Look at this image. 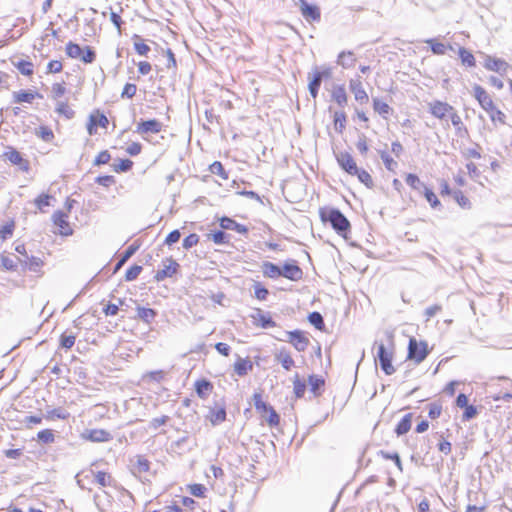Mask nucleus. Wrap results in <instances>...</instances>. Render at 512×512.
<instances>
[{"instance_id":"1","label":"nucleus","mask_w":512,"mask_h":512,"mask_svg":"<svg viewBox=\"0 0 512 512\" xmlns=\"http://www.w3.org/2000/svg\"><path fill=\"white\" fill-rule=\"evenodd\" d=\"M377 346L376 359L379 361L381 369L386 375H392L395 372V368L392 365V359L394 356V342L391 333L387 334L386 343L375 342Z\"/></svg>"},{"instance_id":"2","label":"nucleus","mask_w":512,"mask_h":512,"mask_svg":"<svg viewBox=\"0 0 512 512\" xmlns=\"http://www.w3.org/2000/svg\"><path fill=\"white\" fill-rule=\"evenodd\" d=\"M322 219L330 222L333 229L342 236H344L350 228L348 219L338 209H331L327 214L322 213Z\"/></svg>"},{"instance_id":"3","label":"nucleus","mask_w":512,"mask_h":512,"mask_svg":"<svg viewBox=\"0 0 512 512\" xmlns=\"http://www.w3.org/2000/svg\"><path fill=\"white\" fill-rule=\"evenodd\" d=\"M429 112L437 119L444 122V127L449 128L448 119L455 111L454 107L447 102L435 100L428 103Z\"/></svg>"},{"instance_id":"4","label":"nucleus","mask_w":512,"mask_h":512,"mask_svg":"<svg viewBox=\"0 0 512 512\" xmlns=\"http://www.w3.org/2000/svg\"><path fill=\"white\" fill-rule=\"evenodd\" d=\"M428 355L427 344L425 342H417L415 338L409 340L408 346V358L415 361V363H421Z\"/></svg>"},{"instance_id":"5","label":"nucleus","mask_w":512,"mask_h":512,"mask_svg":"<svg viewBox=\"0 0 512 512\" xmlns=\"http://www.w3.org/2000/svg\"><path fill=\"white\" fill-rule=\"evenodd\" d=\"M297 6L302 16L309 22L319 21L321 18L320 9L316 5L309 4L305 0H298Z\"/></svg>"},{"instance_id":"6","label":"nucleus","mask_w":512,"mask_h":512,"mask_svg":"<svg viewBox=\"0 0 512 512\" xmlns=\"http://www.w3.org/2000/svg\"><path fill=\"white\" fill-rule=\"evenodd\" d=\"M483 65L487 70L497 72L501 75H504L509 68V64L505 60L490 55L484 56Z\"/></svg>"},{"instance_id":"7","label":"nucleus","mask_w":512,"mask_h":512,"mask_svg":"<svg viewBox=\"0 0 512 512\" xmlns=\"http://www.w3.org/2000/svg\"><path fill=\"white\" fill-rule=\"evenodd\" d=\"M286 335L288 336L287 341L290 342L297 351L303 352L307 349L309 339L301 331L295 330L286 332Z\"/></svg>"},{"instance_id":"8","label":"nucleus","mask_w":512,"mask_h":512,"mask_svg":"<svg viewBox=\"0 0 512 512\" xmlns=\"http://www.w3.org/2000/svg\"><path fill=\"white\" fill-rule=\"evenodd\" d=\"M178 267L179 264L172 258L165 259L163 261V268L157 271L155 279L160 282L167 277H172L177 272Z\"/></svg>"},{"instance_id":"9","label":"nucleus","mask_w":512,"mask_h":512,"mask_svg":"<svg viewBox=\"0 0 512 512\" xmlns=\"http://www.w3.org/2000/svg\"><path fill=\"white\" fill-rule=\"evenodd\" d=\"M473 90H474V96L477 99V101L479 102L480 106L487 112H489L490 110H493V108L495 106H494L493 100L488 95V93L480 85H475L473 87Z\"/></svg>"},{"instance_id":"10","label":"nucleus","mask_w":512,"mask_h":512,"mask_svg":"<svg viewBox=\"0 0 512 512\" xmlns=\"http://www.w3.org/2000/svg\"><path fill=\"white\" fill-rule=\"evenodd\" d=\"M67 218V214L62 211H56L52 216L54 224L59 228V233L63 236L71 235L73 232Z\"/></svg>"},{"instance_id":"11","label":"nucleus","mask_w":512,"mask_h":512,"mask_svg":"<svg viewBox=\"0 0 512 512\" xmlns=\"http://www.w3.org/2000/svg\"><path fill=\"white\" fill-rule=\"evenodd\" d=\"M337 162L340 165V167L343 170H345L347 173H349L350 175H354V173L357 172L358 167L356 165V162L354 161L353 157L349 153L342 152V153L338 154Z\"/></svg>"},{"instance_id":"12","label":"nucleus","mask_w":512,"mask_h":512,"mask_svg":"<svg viewBox=\"0 0 512 512\" xmlns=\"http://www.w3.org/2000/svg\"><path fill=\"white\" fill-rule=\"evenodd\" d=\"M351 92L354 94L355 100L360 103H367L369 100L368 94L363 88L359 78L351 79L349 83Z\"/></svg>"},{"instance_id":"13","label":"nucleus","mask_w":512,"mask_h":512,"mask_svg":"<svg viewBox=\"0 0 512 512\" xmlns=\"http://www.w3.org/2000/svg\"><path fill=\"white\" fill-rule=\"evenodd\" d=\"M281 276L292 280L298 281L302 278L303 272L298 265L295 263H286L283 268H281Z\"/></svg>"},{"instance_id":"14","label":"nucleus","mask_w":512,"mask_h":512,"mask_svg":"<svg viewBox=\"0 0 512 512\" xmlns=\"http://www.w3.org/2000/svg\"><path fill=\"white\" fill-rule=\"evenodd\" d=\"M161 129L162 124L156 119L143 121L137 126V132L140 134L159 133Z\"/></svg>"},{"instance_id":"15","label":"nucleus","mask_w":512,"mask_h":512,"mask_svg":"<svg viewBox=\"0 0 512 512\" xmlns=\"http://www.w3.org/2000/svg\"><path fill=\"white\" fill-rule=\"evenodd\" d=\"M83 437L92 442H106L111 439L110 433L103 429L88 430L83 433Z\"/></svg>"},{"instance_id":"16","label":"nucleus","mask_w":512,"mask_h":512,"mask_svg":"<svg viewBox=\"0 0 512 512\" xmlns=\"http://www.w3.org/2000/svg\"><path fill=\"white\" fill-rule=\"evenodd\" d=\"M275 359L277 362H279L282 367L289 371L294 367L295 362L293 358L291 357L290 353L285 349H280L275 353Z\"/></svg>"},{"instance_id":"17","label":"nucleus","mask_w":512,"mask_h":512,"mask_svg":"<svg viewBox=\"0 0 512 512\" xmlns=\"http://www.w3.org/2000/svg\"><path fill=\"white\" fill-rule=\"evenodd\" d=\"M220 226H221V228H223L225 230H234L240 234H245L248 232V229L246 226L239 224L236 221H234L233 219L228 218V217L221 218Z\"/></svg>"},{"instance_id":"18","label":"nucleus","mask_w":512,"mask_h":512,"mask_svg":"<svg viewBox=\"0 0 512 512\" xmlns=\"http://www.w3.org/2000/svg\"><path fill=\"white\" fill-rule=\"evenodd\" d=\"M95 471L92 468L82 470L76 475V482L81 489H86V484L94 483Z\"/></svg>"},{"instance_id":"19","label":"nucleus","mask_w":512,"mask_h":512,"mask_svg":"<svg viewBox=\"0 0 512 512\" xmlns=\"http://www.w3.org/2000/svg\"><path fill=\"white\" fill-rule=\"evenodd\" d=\"M5 156L12 164L20 166L24 171L28 170V162L24 160L22 155L15 149H11L6 152Z\"/></svg>"},{"instance_id":"20","label":"nucleus","mask_w":512,"mask_h":512,"mask_svg":"<svg viewBox=\"0 0 512 512\" xmlns=\"http://www.w3.org/2000/svg\"><path fill=\"white\" fill-rule=\"evenodd\" d=\"M254 322L257 325H260L262 328H270L276 326V323L266 314H264L260 309H257L255 313L252 315Z\"/></svg>"},{"instance_id":"21","label":"nucleus","mask_w":512,"mask_h":512,"mask_svg":"<svg viewBox=\"0 0 512 512\" xmlns=\"http://www.w3.org/2000/svg\"><path fill=\"white\" fill-rule=\"evenodd\" d=\"M309 92L311 96L315 99L318 95V90L321 85L323 74L320 71H315L312 77L309 76Z\"/></svg>"},{"instance_id":"22","label":"nucleus","mask_w":512,"mask_h":512,"mask_svg":"<svg viewBox=\"0 0 512 512\" xmlns=\"http://www.w3.org/2000/svg\"><path fill=\"white\" fill-rule=\"evenodd\" d=\"M332 98L341 107L347 104V94L343 85H337L333 88Z\"/></svg>"},{"instance_id":"23","label":"nucleus","mask_w":512,"mask_h":512,"mask_svg":"<svg viewBox=\"0 0 512 512\" xmlns=\"http://www.w3.org/2000/svg\"><path fill=\"white\" fill-rule=\"evenodd\" d=\"M356 62V58L354 57L353 52L351 51H343L339 54L337 63L341 65L343 68H350Z\"/></svg>"},{"instance_id":"24","label":"nucleus","mask_w":512,"mask_h":512,"mask_svg":"<svg viewBox=\"0 0 512 512\" xmlns=\"http://www.w3.org/2000/svg\"><path fill=\"white\" fill-rule=\"evenodd\" d=\"M132 467L134 473L141 475L149 470L150 463L143 456H137L135 461L133 462Z\"/></svg>"},{"instance_id":"25","label":"nucleus","mask_w":512,"mask_h":512,"mask_svg":"<svg viewBox=\"0 0 512 512\" xmlns=\"http://www.w3.org/2000/svg\"><path fill=\"white\" fill-rule=\"evenodd\" d=\"M262 272L264 276L273 279L281 276V268L271 262H264L262 264Z\"/></svg>"},{"instance_id":"26","label":"nucleus","mask_w":512,"mask_h":512,"mask_svg":"<svg viewBox=\"0 0 512 512\" xmlns=\"http://www.w3.org/2000/svg\"><path fill=\"white\" fill-rule=\"evenodd\" d=\"M253 365L248 359L239 358L238 361L234 364V371L239 376H244L248 373V371L252 370Z\"/></svg>"},{"instance_id":"27","label":"nucleus","mask_w":512,"mask_h":512,"mask_svg":"<svg viewBox=\"0 0 512 512\" xmlns=\"http://www.w3.org/2000/svg\"><path fill=\"white\" fill-rule=\"evenodd\" d=\"M93 481H94V483H96L102 487L112 486V484H113L112 476L103 471H95Z\"/></svg>"},{"instance_id":"28","label":"nucleus","mask_w":512,"mask_h":512,"mask_svg":"<svg viewBox=\"0 0 512 512\" xmlns=\"http://www.w3.org/2000/svg\"><path fill=\"white\" fill-rule=\"evenodd\" d=\"M36 97H41L38 93L30 91H19L14 93V101L16 103H31Z\"/></svg>"},{"instance_id":"29","label":"nucleus","mask_w":512,"mask_h":512,"mask_svg":"<svg viewBox=\"0 0 512 512\" xmlns=\"http://www.w3.org/2000/svg\"><path fill=\"white\" fill-rule=\"evenodd\" d=\"M405 182L412 189L422 193V190L426 187V185L419 179V177L415 174H408L405 178Z\"/></svg>"},{"instance_id":"30","label":"nucleus","mask_w":512,"mask_h":512,"mask_svg":"<svg viewBox=\"0 0 512 512\" xmlns=\"http://www.w3.org/2000/svg\"><path fill=\"white\" fill-rule=\"evenodd\" d=\"M411 418H412L411 414H406L400 420V422L397 424L396 429H395V432L397 433V435H404L410 430Z\"/></svg>"},{"instance_id":"31","label":"nucleus","mask_w":512,"mask_h":512,"mask_svg":"<svg viewBox=\"0 0 512 512\" xmlns=\"http://www.w3.org/2000/svg\"><path fill=\"white\" fill-rule=\"evenodd\" d=\"M208 418L213 425H218L225 420L226 411L224 408H220L218 410H211L208 415Z\"/></svg>"},{"instance_id":"32","label":"nucleus","mask_w":512,"mask_h":512,"mask_svg":"<svg viewBox=\"0 0 512 512\" xmlns=\"http://www.w3.org/2000/svg\"><path fill=\"white\" fill-rule=\"evenodd\" d=\"M133 39H134V49L135 51L141 55V56H146L148 54V52L150 51V47L145 44L141 37L137 34H135L133 36Z\"/></svg>"},{"instance_id":"33","label":"nucleus","mask_w":512,"mask_h":512,"mask_svg":"<svg viewBox=\"0 0 512 512\" xmlns=\"http://www.w3.org/2000/svg\"><path fill=\"white\" fill-rule=\"evenodd\" d=\"M459 57H460L463 65H466L468 67L475 66V58H474L473 54L470 53L465 48L461 47L459 49Z\"/></svg>"},{"instance_id":"34","label":"nucleus","mask_w":512,"mask_h":512,"mask_svg":"<svg viewBox=\"0 0 512 512\" xmlns=\"http://www.w3.org/2000/svg\"><path fill=\"white\" fill-rule=\"evenodd\" d=\"M139 249V245L131 244L126 251L122 254L120 260L118 261L116 265V270L119 269L126 261H128L129 258H131L136 251Z\"/></svg>"},{"instance_id":"35","label":"nucleus","mask_w":512,"mask_h":512,"mask_svg":"<svg viewBox=\"0 0 512 512\" xmlns=\"http://www.w3.org/2000/svg\"><path fill=\"white\" fill-rule=\"evenodd\" d=\"M65 50L66 54L73 59H80L82 55V48L78 44L71 41L67 43Z\"/></svg>"},{"instance_id":"36","label":"nucleus","mask_w":512,"mask_h":512,"mask_svg":"<svg viewBox=\"0 0 512 512\" xmlns=\"http://www.w3.org/2000/svg\"><path fill=\"white\" fill-rule=\"evenodd\" d=\"M354 175H357L358 180L366 187L371 188L373 186L372 177L366 170L357 168V172Z\"/></svg>"},{"instance_id":"37","label":"nucleus","mask_w":512,"mask_h":512,"mask_svg":"<svg viewBox=\"0 0 512 512\" xmlns=\"http://www.w3.org/2000/svg\"><path fill=\"white\" fill-rule=\"evenodd\" d=\"M449 119L451 120L452 125L455 127L459 135H462V132H467L466 128L463 125L461 117L458 115L456 110L450 115Z\"/></svg>"},{"instance_id":"38","label":"nucleus","mask_w":512,"mask_h":512,"mask_svg":"<svg viewBox=\"0 0 512 512\" xmlns=\"http://www.w3.org/2000/svg\"><path fill=\"white\" fill-rule=\"evenodd\" d=\"M137 312H138L137 313L138 317L141 320L145 321L146 323H150L154 319V317L156 315L155 311L153 309H150V308L140 307V308L137 309Z\"/></svg>"},{"instance_id":"39","label":"nucleus","mask_w":512,"mask_h":512,"mask_svg":"<svg viewBox=\"0 0 512 512\" xmlns=\"http://www.w3.org/2000/svg\"><path fill=\"white\" fill-rule=\"evenodd\" d=\"M373 108L377 113H379L380 115H382L384 117H386L390 113V110H391L387 103H385L379 99L373 100Z\"/></svg>"},{"instance_id":"40","label":"nucleus","mask_w":512,"mask_h":512,"mask_svg":"<svg viewBox=\"0 0 512 512\" xmlns=\"http://www.w3.org/2000/svg\"><path fill=\"white\" fill-rule=\"evenodd\" d=\"M425 43L430 45L432 52L436 55H444L446 53V46L435 39H427Z\"/></svg>"},{"instance_id":"41","label":"nucleus","mask_w":512,"mask_h":512,"mask_svg":"<svg viewBox=\"0 0 512 512\" xmlns=\"http://www.w3.org/2000/svg\"><path fill=\"white\" fill-rule=\"evenodd\" d=\"M56 112L61 115H64L68 119L74 116V111L69 107V105L66 102L63 101L57 102Z\"/></svg>"},{"instance_id":"42","label":"nucleus","mask_w":512,"mask_h":512,"mask_svg":"<svg viewBox=\"0 0 512 512\" xmlns=\"http://www.w3.org/2000/svg\"><path fill=\"white\" fill-rule=\"evenodd\" d=\"M380 157L389 171H395L397 167V162L393 160V158L385 151H379Z\"/></svg>"},{"instance_id":"43","label":"nucleus","mask_w":512,"mask_h":512,"mask_svg":"<svg viewBox=\"0 0 512 512\" xmlns=\"http://www.w3.org/2000/svg\"><path fill=\"white\" fill-rule=\"evenodd\" d=\"M309 322L317 329L322 330L324 327V320L319 312H312L308 316Z\"/></svg>"},{"instance_id":"44","label":"nucleus","mask_w":512,"mask_h":512,"mask_svg":"<svg viewBox=\"0 0 512 512\" xmlns=\"http://www.w3.org/2000/svg\"><path fill=\"white\" fill-rule=\"evenodd\" d=\"M345 123H346V115L344 112H335L334 113V126H335V129L338 131V132H342L343 129L345 128Z\"/></svg>"},{"instance_id":"45","label":"nucleus","mask_w":512,"mask_h":512,"mask_svg":"<svg viewBox=\"0 0 512 512\" xmlns=\"http://www.w3.org/2000/svg\"><path fill=\"white\" fill-rule=\"evenodd\" d=\"M36 135L46 142L54 138L53 131L47 126H41L36 130Z\"/></svg>"},{"instance_id":"46","label":"nucleus","mask_w":512,"mask_h":512,"mask_svg":"<svg viewBox=\"0 0 512 512\" xmlns=\"http://www.w3.org/2000/svg\"><path fill=\"white\" fill-rule=\"evenodd\" d=\"M14 222L11 221L0 228V241L3 242L12 236L14 230Z\"/></svg>"},{"instance_id":"47","label":"nucleus","mask_w":512,"mask_h":512,"mask_svg":"<svg viewBox=\"0 0 512 512\" xmlns=\"http://www.w3.org/2000/svg\"><path fill=\"white\" fill-rule=\"evenodd\" d=\"M16 67L23 75L30 76L33 74V64L29 61L21 60L16 64Z\"/></svg>"},{"instance_id":"48","label":"nucleus","mask_w":512,"mask_h":512,"mask_svg":"<svg viewBox=\"0 0 512 512\" xmlns=\"http://www.w3.org/2000/svg\"><path fill=\"white\" fill-rule=\"evenodd\" d=\"M253 400H254V405H255V408L261 412V413H266V411L269 410V408H271V406H269L267 403H265L263 400H262V396L261 394L259 393H255L254 396H253Z\"/></svg>"},{"instance_id":"49","label":"nucleus","mask_w":512,"mask_h":512,"mask_svg":"<svg viewBox=\"0 0 512 512\" xmlns=\"http://www.w3.org/2000/svg\"><path fill=\"white\" fill-rule=\"evenodd\" d=\"M212 389V385L210 382L202 380L196 383V391L200 397H204L208 394Z\"/></svg>"},{"instance_id":"50","label":"nucleus","mask_w":512,"mask_h":512,"mask_svg":"<svg viewBox=\"0 0 512 512\" xmlns=\"http://www.w3.org/2000/svg\"><path fill=\"white\" fill-rule=\"evenodd\" d=\"M80 59L86 64L93 63L96 59V53L91 47L86 46L85 50H82Z\"/></svg>"},{"instance_id":"51","label":"nucleus","mask_w":512,"mask_h":512,"mask_svg":"<svg viewBox=\"0 0 512 512\" xmlns=\"http://www.w3.org/2000/svg\"><path fill=\"white\" fill-rule=\"evenodd\" d=\"M422 193L433 208L440 205V201L438 200L435 193L427 186L422 190Z\"/></svg>"},{"instance_id":"52","label":"nucleus","mask_w":512,"mask_h":512,"mask_svg":"<svg viewBox=\"0 0 512 512\" xmlns=\"http://www.w3.org/2000/svg\"><path fill=\"white\" fill-rule=\"evenodd\" d=\"M293 384H294V393H295V395L298 398L302 397L304 395V393H305L306 385H305V383L303 381L300 380L298 374L295 375Z\"/></svg>"},{"instance_id":"53","label":"nucleus","mask_w":512,"mask_h":512,"mask_svg":"<svg viewBox=\"0 0 512 512\" xmlns=\"http://www.w3.org/2000/svg\"><path fill=\"white\" fill-rule=\"evenodd\" d=\"M142 267L139 265H133L131 266L125 273V280L126 281H133L135 280L141 273Z\"/></svg>"},{"instance_id":"54","label":"nucleus","mask_w":512,"mask_h":512,"mask_svg":"<svg viewBox=\"0 0 512 512\" xmlns=\"http://www.w3.org/2000/svg\"><path fill=\"white\" fill-rule=\"evenodd\" d=\"M37 438L39 441L48 444L54 441V434L51 430L45 429L38 432Z\"/></svg>"},{"instance_id":"55","label":"nucleus","mask_w":512,"mask_h":512,"mask_svg":"<svg viewBox=\"0 0 512 512\" xmlns=\"http://www.w3.org/2000/svg\"><path fill=\"white\" fill-rule=\"evenodd\" d=\"M309 384L311 386V390L314 394L318 392V390L324 386V380L318 376L312 375L309 377Z\"/></svg>"},{"instance_id":"56","label":"nucleus","mask_w":512,"mask_h":512,"mask_svg":"<svg viewBox=\"0 0 512 512\" xmlns=\"http://www.w3.org/2000/svg\"><path fill=\"white\" fill-rule=\"evenodd\" d=\"M488 113H489V116H490L492 122L495 123L496 121H498L501 124H505L506 116L501 110L494 107L493 110H490Z\"/></svg>"},{"instance_id":"57","label":"nucleus","mask_w":512,"mask_h":512,"mask_svg":"<svg viewBox=\"0 0 512 512\" xmlns=\"http://www.w3.org/2000/svg\"><path fill=\"white\" fill-rule=\"evenodd\" d=\"M136 91H137V86L135 84L127 83L123 88L121 97L131 99L135 96Z\"/></svg>"},{"instance_id":"58","label":"nucleus","mask_w":512,"mask_h":512,"mask_svg":"<svg viewBox=\"0 0 512 512\" xmlns=\"http://www.w3.org/2000/svg\"><path fill=\"white\" fill-rule=\"evenodd\" d=\"M189 491L195 497H204L207 488L202 484H193L189 486Z\"/></svg>"},{"instance_id":"59","label":"nucleus","mask_w":512,"mask_h":512,"mask_svg":"<svg viewBox=\"0 0 512 512\" xmlns=\"http://www.w3.org/2000/svg\"><path fill=\"white\" fill-rule=\"evenodd\" d=\"M75 335H72V334H62L61 336V347L63 348H66V349H70L74 346L75 344Z\"/></svg>"},{"instance_id":"60","label":"nucleus","mask_w":512,"mask_h":512,"mask_svg":"<svg viewBox=\"0 0 512 512\" xmlns=\"http://www.w3.org/2000/svg\"><path fill=\"white\" fill-rule=\"evenodd\" d=\"M211 238L215 244H225L229 240V236L223 231H217L211 235Z\"/></svg>"},{"instance_id":"61","label":"nucleus","mask_w":512,"mask_h":512,"mask_svg":"<svg viewBox=\"0 0 512 512\" xmlns=\"http://www.w3.org/2000/svg\"><path fill=\"white\" fill-rule=\"evenodd\" d=\"M210 170H211V172L213 174H217V175L221 176L223 179H227L228 178V175L225 173L223 165L220 162H218V161H215L210 166Z\"/></svg>"},{"instance_id":"62","label":"nucleus","mask_w":512,"mask_h":512,"mask_svg":"<svg viewBox=\"0 0 512 512\" xmlns=\"http://www.w3.org/2000/svg\"><path fill=\"white\" fill-rule=\"evenodd\" d=\"M199 241V237L197 234H190L188 235L187 237L184 238L183 240V247L185 249H190L192 248L193 246H195Z\"/></svg>"},{"instance_id":"63","label":"nucleus","mask_w":512,"mask_h":512,"mask_svg":"<svg viewBox=\"0 0 512 512\" xmlns=\"http://www.w3.org/2000/svg\"><path fill=\"white\" fill-rule=\"evenodd\" d=\"M356 148L362 155H365L367 153L368 144H367V138L364 134L359 136L358 141L356 143Z\"/></svg>"},{"instance_id":"64","label":"nucleus","mask_w":512,"mask_h":512,"mask_svg":"<svg viewBox=\"0 0 512 512\" xmlns=\"http://www.w3.org/2000/svg\"><path fill=\"white\" fill-rule=\"evenodd\" d=\"M111 156L107 150L101 151L94 160V165L99 166L109 162Z\"/></svg>"}]
</instances>
